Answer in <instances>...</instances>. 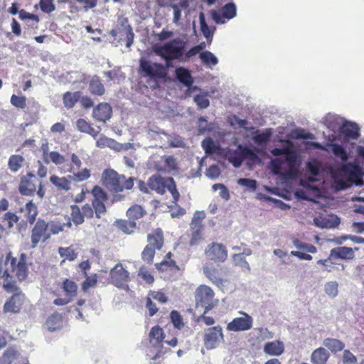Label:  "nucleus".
<instances>
[{"label": "nucleus", "instance_id": "1", "mask_svg": "<svg viewBox=\"0 0 364 364\" xmlns=\"http://www.w3.org/2000/svg\"><path fill=\"white\" fill-rule=\"evenodd\" d=\"M91 205L85 203L80 208L77 205H70L72 221L76 225L84 223L85 218L92 219L94 215L98 219L107 212L105 202L108 199L107 193L99 186H95L90 191Z\"/></svg>", "mask_w": 364, "mask_h": 364}, {"label": "nucleus", "instance_id": "2", "mask_svg": "<svg viewBox=\"0 0 364 364\" xmlns=\"http://www.w3.org/2000/svg\"><path fill=\"white\" fill-rule=\"evenodd\" d=\"M28 273L26 263V255L21 253L19 258L13 256L11 252H7L5 259H0V275L2 277H10L14 274L19 281L24 280Z\"/></svg>", "mask_w": 364, "mask_h": 364}, {"label": "nucleus", "instance_id": "3", "mask_svg": "<svg viewBox=\"0 0 364 364\" xmlns=\"http://www.w3.org/2000/svg\"><path fill=\"white\" fill-rule=\"evenodd\" d=\"M31 231V247L35 248L40 242L44 243L48 240L51 235L58 234L63 231L65 224L58 221L46 222L42 218L35 221Z\"/></svg>", "mask_w": 364, "mask_h": 364}, {"label": "nucleus", "instance_id": "4", "mask_svg": "<svg viewBox=\"0 0 364 364\" xmlns=\"http://www.w3.org/2000/svg\"><path fill=\"white\" fill-rule=\"evenodd\" d=\"M186 46V42L180 38H173L161 45H155L153 50L155 54L165 60V65L170 68L173 67V61L181 62L183 47Z\"/></svg>", "mask_w": 364, "mask_h": 364}, {"label": "nucleus", "instance_id": "5", "mask_svg": "<svg viewBox=\"0 0 364 364\" xmlns=\"http://www.w3.org/2000/svg\"><path fill=\"white\" fill-rule=\"evenodd\" d=\"M149 189L160 195L164 194L168 190L171 193L174 203H176L180 197L176 183L171 177H161L156 174L151 176L148 179L146 186L144 183L140 184L141 191L149 193Z\"/></svg>", "mask_w": 364, "mask_h": 364}, {"label": "nucleus", "instance_id": "6", "mask_svg": "<svg viewBox=\"0 0 364 364\" xmlns=\"http://www.w3.org/2000/svg\"><path fill=\"white\" fill-rule=\"evenodd\" d=\"M102 185L112 193L131 190L134 186V178H126L124 175L118 173L112 168L104 170L101 176Z\"/></svg>", "mask_w": 364, "mask_h": 364}, {"label": "nucleus", "instance_id": "7", "mask_svg": "<svg viewBox=\"0 0 364 364\" xmlns=\"http://www.w3.org/2000/svg\"><path fill=\"white\" fill-rule=\"evenodd\" d=\"M69 161L63 155L55 151H50L49 154L43 153L44 162L48 164L52 161L58 166L62 173H74L75 170L80 168L82 162L76 154L73 153Z\"/></svg>", "mask_w": 364, "mask_h": 364}, {"label": "nucleus", "instance_id": "8", "mask_svg": "<svg viewBox=\"0 0 364 364\" xmlns=\"http://www.w3.org/2000/svg\"><path fill=\"white\" fill-rule=\"evenodd\" d=\"M72 173L73 175H69L68 177H59L55 175H52L50 177V181L57 190L68 191L71 188V181L82 182L87 180L91 176L90 170L87 168L77 172L74 171V173Z\"/></svg>", "mask_w": 364, "mask_h": 364}, {"label": "nucleus", "instance_id": "9", "mask_svg": "<svg viewBox=\"0 0 364 364\" xmlns=\"http://www.w3.org/2000/svg\"><path fill=\"white\" fill-rule=\"evenodd\" d=\"M18 191L21 194L27 196H33L36 192L41 198L45 195L42 181L32 173H28L21 177Z\"/></svg>", "mask_w": 364, "mask_h": 364}, {"label": "nucleus", "instance_id": "10", "mask_svg": "<svg viewBox=\"0 0 364 364\" xmlns=\"http://www.w3.org/2000/svg\"><path fill=\"white\" fill-rule=\"evenodd\" d=\"M196 304L204 307V314H207L218 304V299H215L213 290L208 285L201 284L195 291Z\"/></svg>", "mask_w": 364, "mask_h": 364}, {"label": "nucleus", "instance_id": "11", "mask_svg": "<svg viewBox=\"0 0 364 364\" xmlns=\"http://www.w3.org/2000/svg\"><path fill=\"white\" fill-rule=\"evenodd\" d=\"M168 69L165 65L159 63H152L145 59H141L139 61L140 74L152 80L166 79Z\"/></svg>", "mask_w": 364, "mask_h": 364}, {"label": "nucleus", "instance_id": "12", "mask_svg": "<svg viewBox=\"0 0 364 364\" xmlns=\"http://www.w3.org/2000/svg\"><path fill=\"white\" fill-rule=\"evenodd\" d=\"M204 275L216 287H222L228 282V268L224 266L205 265L203 267Z\"/></svg>", "mask_w": 364, "mask_h": 364}, {"label": "nucleus", "instance_id": "13", "mask_svg": "<svg viewBox=\"0 0 364 364\" xmlns=\"http://www.w3.org/2000/svg\"><path fill=\"white\" fill-rule=\"evenodd\" d=\"M205 214L203 211H196L190 224L191 237L189 240L190 246H196L199 245L203 240V220L205 218Z\"/></svg>", "mask_w": 364, "mask_h": 364}, {"label": "nucleus", "instance_id": "14", "mask_svg": "<svg viewBox=\"0 0 364 364\" xmlns=\"http://www.w3.org/2000/svg\"><path fill=\"white\" fill-rule=\"evenodd\" d=\"M340 173L350 184L354 183L358 186L364 185V181L362 178L363 173L360 166L357 164L350 162L343 164L340 168Z\"/></svg>", "mask_w": 364, "mask_h": 364}, {"label": "nucleus", "instance_id": "15", "mask_svg": "<svg viewBox=\"0 0 364 364\" xmlns=\"http://www.w3.org/2000/svg\"><path fill=\"white\" fill-rule=\"evenodd\" d=\"M224 341L223 328L220 325L206 328L203 336L204 347L207 350L216 348Z\"/></svg>", "mask_w": 364, "mask_h": 364}, {"label": "nucleus", "instance_id": "16", "mask_svg": "<svg viewBox=\"0 0 364 364\" xmlns=\"http://www.w3.org/2000/svg\"><path fill=\"white\" fill-rule=\"evenodd\" d=\"M226 156L228 161L235 168H239L245 159L254 160L257 158V156L254 151L247 146H243L241 144H239L237 149L235 151L229 149L226 154Z\"/></svg>", "mask_w": 364, "mask_h": 364}, {"label": "nucleus", "instance_id": "17", "mask_svg": "<svg viewBox=\"0 0 364 364\" xmlns=\"http://www.w3.org/2000/svg\"><path fill=\"white\" fill-rule=\"evenodd\" d=\"M110 283L119 289H127L130 280L129 272L121 263H117L109 272Z\"/></svg>", "mask_w": 364, "mask_h": 364}, {"label": "nucleus", "instance_id": "18", "mask_svg": "<svg viewBox=\"0 0 364 364\" xmlns=\"http://www.w3.org/2000/svg\"><path fill=\"white\" fill-rule=\"evenodd\" d=\"M206 257L214 262H225L228 257V249L222 243L212 242L205 250Z\"/></svg>", "mask_w": 364, "mask_h": 364}, {"label": "nucleus", "instance_id": "19", "mask_svg": "<svg viewBox=\"0 0 364 364\" xmlns=\"http://www.w3.org/2000/svg\"><path fill=\"white\" fill-rule=\"evenodd\" d=\"M239 313L242 315V316L236 317L228 323L226 328L228 331H246L252 328V317L244 311H240Z\"/></svg>", "mask_w": 364, "mask_h": 364}, {"label": "nucleus", "instance_id": "20", "mask_svg": "<svg viewBox=\"0 0 364 364\" xmlns=\"http://www.w3.org/2000/svg\"><path fill=\"white\" fill-rule=\"evenodd\" d=\"M24 300V294L22 292H16L6 301L4 306L5 312L18 313L20 311Z\"/></svg>", "mask_w": 364, "mask_h": 364}, {"label": "nucleus", "instance_id": "21", "mask_svg": "<svg viewBox=\"0 0 364 364\" xmlns=\"http://www.w3.org/2000/svg\"><path fill=\"white\" fill-rule=\"evenodd\" d=\"M112 114L111 106L108 103L102 102L94 108L92 116L97 121L105 122L111 118Z\"/></svg>", "mask_w": 364, "mask_h": 364}, {"label": "nucleus", "instance_id": "22", "mask_svg": "<svg viewBox=\"0 0 364 364\" xmlns=\"http://www.w3.org/2000/svg\"><path fill=\"white\" fill-rule=\"evenodd\" d=\"M147 245L157 250H160L164 244L163 230L158 228L147 235Z\"/></svg>", "mask_w": 364, "mask_h": 364}, {"label": "nucleus", "instance_id": "23", "mask_svg": "<svg viewBox=\"0 0 364 364\" xmlns=\"http://www.w3.org/2000/svg\"><path fill=\"white\" fill-rule=\"evenodd\" d=\"M19 213L23 214V217L26 219L27 222L32 225L36 220V217L38 214L36 205L32 200H29L26 203L24 207H22L18 211Z\"/></svg>", "mask_w": 364, "mask_h": 364}, {"label": "nucleus", "instance_id": "24", "mask_svg": "<svg viewBox=\"0 0 364 364\" xmlns=\"http://www.w3.org/2000/svg\"><path fill=\"white\" fill-rule=\"evenodd\" d=\"M284 344L279 340H274L264 344L263 350L267 355L279 356L284 352Z\"/></svg>", "mask_w": 364, "mask_h": 364}, {"label": "nucleus", "instance_id": "25", "mask_svg": "<svg viewBox=\"0 0 364 364\" xmlns=\"http://www.w3.org/2000/svg\"><path fill=\"white\" fill-rule=\"evenodd\" d=\"M155 266L159 272L168 273L171 276L181 271L179 266L173 259L163 260L159 263H156Z\"/></svg>", "mask_w": 364, "mask_h": 364}, {"label": "nucleus", "instance_id": "26", "mask_svg": "<svg viewBox=\"0 0 364 364\" xmlns=\"http://www.w3.org/2000/svg\"><path fill=\"white\" fill-rule=\"evenodd\" d=\"M340 132L348 139H357L359 136V127L355 123L346 122L339 129Z\"/></svg>", "mask_w": 364, "mask_h": 364}, {"label": "nucleus", "instance_id": "27", "mask_svg": "<svg viewBox=\"0 0 364 364\" xmlns=\"http://www.w3.org/2000/svg\"><path fill=\"white\" fill-rule=\"evenodd\" d=\"M114 225L127 235L134 233L137 229L136 223L129 218L128 220L118 219L114 222Z\"/></svg>", "mask_w": 364, "mask_h": 364}, {"label": "nucleus", "instance_id": "28", "mask_svg": "<svg viewBox=\"0 0 364 364\" xmlns=\"http://www.w3.org/2000/svg\"><path fill=\"white\" fill-rule=\"evenodd\" d=\"M354 252L351 247H338L332 249L330 257L340 258L343 259H351L354 257Z\"/></svg>", "mask_w": 364, "mask_h": 364}, {"label": "nucleus", "instance_id": "29", "mask_svg": "<svg viewBox=\"0 0 364 364\" xmlns=\"http://www.w3.org/2000/svg\"><path fill=\"white\" fill-rule=\"evenodd\" d=\"M175 75L177 80L186 87H191L193 83V78L190 71L183 67L177 68L175 70Z\"/></svg>", "mask_w": 364, "mask_h": 364}, {"label": "nucleus", "instance_id": "30", "mask_svg": "<svg viewBox=\"0 0 364 364\" xmlns=\"http://www.w3.org/2000/svg\"><path fill=\"white\" fill-rule=\"evenodd\" d=\"M146 215V210L144 208L143 206L138 204L132 205L127 209L126 212L127 217L133 221L139 220Z\"/></svg>", "mask_w": 364, "mask_h": 364}, {"label": "nucleus", "instance_id": "31", "mask_svg": "<svg viewBox=\"0 0 364 364\" xmlns=\"http://www.w3.org/2000/svg\"><path fill=\"white\" fill-rule=\"evenodd\" d=\"M81 98V92L75 91L74 92H66L63 95V102L67 109H71Z\"/></svg>", "mask_w": 364, "mask_h": 364}, {"label": "nucleus", "instance_id": "32", "mask_svg": "<svg viewBox=\"0 0 364 364\" xmlns=\"http://www.w3.org/2000/svg\"><path fill=\"white\" fill-rule=\"evenodd\" d=\"M77 129L83 133L88 134L95 138L100 132V128L95 129L92 125L84 119H79L76 122Z\"/></svg>", "mask_w": 364, "mask_h": 364}, {"label": "nucleus", "instance_id": "33", "mask_svg": "<svg viewBox=\"0 0 364 364\" xmlns=\"http://www.w3.org/2000/svg\"><path fill=\"white\" fill-rule=\"evenodd\" d=\"M329 358V353L323 348H318L313 351L311 361L314 364H326Z\"/></svg>", "mask_w": 364, "mask_h": 364}, {"label": "nucleus", "instance_id": "34", "mask_svg": "<svg viewBox=\"0 0 364 364\" xmlns=\"http://www.w3.org/2000/svg\"><path fill=\"white\" fill-rule=\"evenodd\" d=\"M271 153L275 156L285 155V161L288 162L291 167L296 161V154L288 149L274 148L271 151Z\"/></svg>", "mask_w": 364, "mask_h": 364}, {"label": "nucleus", "instance_id": "35", "mask_svg": "<svg viewBox=\"0 0 364 364\" xmlns=\"http://www.w3.org/2000/svg\"><path fill=\"white\" fill-rule=\"evenodd\" d=\"M61 289L63 290L67 297L73 299L77 295V285L73 280L65 279L62 282Z\"/></svg>", "mask_w": 364, "mask_h": 364}, {"label": "nucleus", "instance_id": "36", "mask_svg": "<svg viewBox=\"0 0 364 364\" xmlns=\"http://www.w3.org/2000/svg\"><path fill=\"white\" fill-rule=\"evenodd\" d=\"M89 90L92 95L102 96L105 94V89L100 79L95 76L89 83Z\"/></svg>", "mask_w": 364, "mask_h": 364}, {"label": "nucleus", "instance_id": "37", "mask_svg": "<svg viewBox=\"0 0 364 364\" xmlns=\"http://www.w3.org/2000/svg\"><path fill=\"white\" fill-rule=\"evenodd\" d=\"M58 253L63 258V260L60 262V265H62L66 260L72 262L77 257V253L75 252L73 246L66 247H60L58 248Z\"/></svg>", "mask_w": 364, "mask_h": 364}, {"label": "nucleus", "instance_id": "38", "mask_svg": "<svg viewBox=\"0 0 364 364\" xmlns=\"http://www.w3.org/2000/svg\"><path fill=\"white\" fill-rule=\"evenodd\" d=\"M62 323V316L59 313L55 312L52 315H50L46 322V324L48 327V329L50 331H54L57 329H59L61 326Z\"/></svg>", "mask_w": 364, "mask_h": 364}, {"label": "nucleus", "instance_id": "39", "mask_svg": "<svg viewBox=\"0 0 364 364\" xmlns=\"http://www.w3.org/2000/svg\"><path fill=\"white\" fill-rule=\"evenodd\" d=\"M24 158L18 154L11 155L8 161V167L11 172L16 173L23 166Z\"/></svg>", "mask_w": 364, "mask_h": 364}, {"label": "nucleus", "instance_id": "40", "mask_svg": "<svg viewBox=\"0 0 364 364\" xmlns=\"http://www.w3.org/2000/svg\"><path fill=\"white\" fill-rule=\"evenodd\" d=\"M205 48V43H201L199 45L195 46L189 49L187 52L185 51L186 47H183V55L181 63L188 62L192 57L196 55Z\"/></svg>", "mask_w": 364, "mask_h": 364}, {"label": "nucleus", "instance_id": "41", "mask_svg": "<svg viewBox=\"0 0 364 364\" xmlns=\"http://www.w3.org/2000/svg\"><path fill=\"white\" fill-rule=\"evenodd\" d=\"M118 146L119 144L114 139L105 135H101L96 141V146L100 149L108 147L112 149H117Z\"/></svg>", "mask_w": 364, "mask_h": 364}, {"label": "nucleus", "instance_id": "42", "mask_svg": "<svg viewBox=\"0 0 364 364\" xmlns=\"http://www.w3.org/2000/svg\"><path fill=\"white\" fill-rule=\"evenodd\" d=\"M323 345L333 353L341 351L345 347V344L341 341L330 338L324 340Z\"/></svg>", "mask_w": 364, "mask_h": 364}, {"label": "nucleus", "instance_id": "43", "mask_svg": "<svg viewBox=\"0 0 364 364\" xmlns=\"http://www.w3.org/2000/svg\"><path fill=\"white\" fill-rule=\"evenodd\" d=\"M165 338V333L162 328L156 325L151 328L149 332L150 341L155 340L157 344H161Z\"/></svg>", "mask_w": 364, "mask_h": 364}, {"label": "nucleus", "instance_id": "44", "mask_svg": "<svg viewBox=\"0 0 364 364\" xmlns=\"http://www.w3.org/2000/svg\"><path fill=\"white\" fill-rule=\"evenodd\" d=\"M156 249L149 247L147 245L141 252V259L148 264H151L156 254Z\"/></svg>", "mask_w": 364, "mask_h": 364}, {"label": "nucleus", "instance_id": "45", "mask_svg": "<svg viewBox=\"0 0 364 364\" xmlns=\"http://www.w3.org/2000/svg\"><path fill=\"white\" fill-rule=\"evenodd\" d=\"M223 14V17L227 20L233 18L237 14L236 6L233 3L226 4L221 10Z\"/></svg>", "mask_w": 364, "mask_h": 364}, {"label": "nucleus", "instance_id": "46", "mask_svg": "<svg viewBox=\"0 0 364 364\" xmlns=\"http://www.w3.org/2000/svg\"><path fill=\"white\" fill-rule=\"evenodd\" d=\"M332 147L333 154L338 158H340L343 161H346L348 159V154L346 150L341 146L337 144H331Z\"/></svg>", "mask_w": 364, "mask_h": 364}, {"label": "nucleus", "instance_id": "47", "mask_svg": "<svg viewBox=\"0 0 364 364\" xmlns=\"http://www.w3.org/2000/svg\"><path fill=\"white\" fill-rule=\"evenodd\" d=\"M200 58L207 65H215L218 63V58L210 51L200 53Z\"/></svg>", "mask_w": 364, "mask_h": 364}, {"label": "nucleus", "instance_id": "48", "mask_svg": "<svg viewBox=\"0 0 364 364\" xmlns=\"http://www.w3.org/2000/svg\"><path fill=\"white\" fill-rule=\"evenodd\" d=\"M194 102L200 109H205L210 105V101L208 100V93L203 92L201 94L196 95L194 97Z\"/></svg>", "mask_w": 364, "mask_h": 364}, {"label": "nucleus", "instance_id": "49", "mask_svg": "<svg viewBox=\"0 0 364 364\" xmlns=\"http://www.w3.org/2000/svg\"><path fill=\"white\" fill-rule=\"evenodd\" d=\"M202 146L208 154H214L220 149V146L216 145L211 138L203 140Z\"/></svg>", "mask_w": 364, "mask_h": 364}, {"label": "nucleus", "instance_id": "50", "mask_svg": "<svg viewBox=\"0 0 364 364\" xmlns=\"http://www.w3.org/2000/svg\"><path fill=\"white\" fill-rule=\"evenodd\" d=\"M148 296L151 297L152 299L156 300L161 304H165L168 301V296L161 290H150L148 292Z\"/></svg>", "mask_w": 364, "mask_h": 364}, {"label": "nucleus", "instance_id": "51", "mask_svg": "<svg viewBox=\"0 0 364 364\" xmlns=\"http://www.w3.org/2000/svg\"><path fill=\"white\" fill-rule=\"evenodd\" d=\"M199 21L200 26V31L204 35V36L208 39L209 38L213 36V33L210 31L209 26L206 23L205 15L203 12H201L199 15Z\"/></svg>", "mask_w": 364, "mask_h": 364}, {"label": "nucleus", "instance_id": "52", "mask_svg": "<svg viewBox=\"0 0 364 364\" xmlns=\"http://www.w3.org/2000/svg\"><path fill=\"white\" fill-rule=\"evenodd\" d=\"M293 244L297 249L306 250L310 253H316L317 252V248L314 245L304 243L299 239H294L293 240Z\"/></svg>", "mask_w": 364, "mask_h": 364}, {"label": "nucleus", "instance_id": "53", "mask_svg": "<svg viewBox=\"0 0 364 364\" xmlns=\"http://www.w3.org/2000/svg\"><path fill=\"white\" fill-rule=\"evenodd\" d=\"M85 277V280L82 284V289L84 291H87L90 288L94 287L97 283V275L96 274Z\"/></svg>", "mask_w": 364, "mask_h": 364}, {"label": "nucleus", "instance_id": "54", "mask_svg": "<svg viewBox=\"0 0 364 364\" xmlns=\"http://www.w3.org/2000/svg\"><path fill=\"white\" fill-rule=\"evenodd\" d=\"M162 159H164L165 163V170L171 171L178 169V164L173 156H164Z\"/></svg>", "mask_w": 364, "mask_h": 364}, {"label": "nucleus", "instance_id": "55", "mask_svg": "<svg viewBox=\"0 0 364 364\" xmlns=\"http://www.w3.org/2000/svg\"><path fill=\"white\" fill-rule=\"evenodd\" d=\"M5 278V282L3 284L4 289L9 293L21 292L19 288L16 286V282L11 279L12 277L10 275L9 278Z\"/></svg>", "mask_w": 364, "mask_h": 364}, {"label": "nucleus", "instance_id": "56", "mask_svg": "<svg viewBox=\"0 0 364 364\" xmlns=\"http://www.w3.org/2000/svg\"><path fill=\"white\" fill-rule=\"evenodd\" d=\"M170 318L171 322L176 328L181 329L184 326L183 318L177 311H172L170 314Z\"/></svg>", "mask_w": 364, "mask_h": 364}, {"label": "nucleus", "instance_id": "57", "mask_svg": "<svg viewBox=\"0 0 364 364\" xmlns=\"http://www.w3.org/2000/svg\"><path fill=\"white\" fill-rule=\"evenodd\" d=\"M39 6L41 10L46 14H50L55 9L53 0H40Z\"/></svg>", "mask_w": 364, "mask_h": 364}, {"label": "nucleus", "instance_id": "58", "mask_svg": "<svg viewBox=\"0 0 364 364\" xmlns=\"http://www.w3.org/2000/svg\"><path fill=\"white\" fill-rule=\"evenodd\" d=\"M138 276L148 284H151L154 282V276L144 267L139 268Z\"/></svg>", "mask_w": 364, "mask_h": 364}, {"label": "nucleus", "instance_id": "59", "mask_svg": "<svg viewBox=\"0 0 364 364\" xmlns=\"http://www.w3.org/2000/svg\"><path fill=\"white\" fill-rule=\"evenodd\" d=\"M11 103L17 108L24 109L26 107V97L13 95L11 97Z\"/></svg>", "mask_w": 364, "mask_h": 364}, {"label": "nucleus", "instance_id": "60", "mask_svg": "<svg viewBox=\"0 0 364 364\" xmlns=\"http://www.w3.org/2000/svg\"><path fill=\"white\" fill-rule=\"evenodd\" d=\"M19 220V217L15 213L7 212L4 215V221L6 223L8 228H12Z\"/></svg>", "mask_w": 364, "mask_h": 364}, {"label": "nucleus", "instance_id": "61", "mask_svg": "<svg viewBox=\"0 0 364 364\" xmlns=\"http://www.w3.org/2000/svg\"><path fill=\"white\" fill-rule=\"evenodd\" d=\"M213 190L216 191L220 190V196L225 200H228L230 198L229 191L227 187L222 183H216L213 186Z\"/></svg>", "mask_w": 364, "mask_h": 364}, {"label": "nucleus", "instance_id": "62", "mask_svg": "<svg viewBox=\"0 0 364 364\" xmlns=\"http://www.w3.org/2000/svg\"><path fill=\"white\" fill-rule=\"evenodd\" d=\"M343 364H357V358L349 350H344L342 359Z\"/></svg>", "mask_w": 364, "mask_h": 364}, {"label": "nucleus", "instance_id": "63", "mask_svg": "<svg viewBox=\"0 0 364 364\" xmlns=\"http://www.w3.org/2000/svg\"><path fill=\"white\" fill-rule=\"evenodd\" d=\"M271 136V133L269 131H266L265 132H262L260 134H256L253 139L255 142L257 144H265L269 141Z\"/></svg>", "mask_w": 364, "mask_h": 364}, {"label": "nucleus", "instance_id": "64", "mask_svg": "<svg viewBox=\"0 0 364 364\" xmlns=\"http://www.w3.org/2000/svg\"><path fill=\"white\" fill-rule=\"evenodd\" d=\"M232 259L236 265L250 269V266L242 254H234Z\"/></svg>", "mask_w": 364, "mask_h": 364}]
</instances>
